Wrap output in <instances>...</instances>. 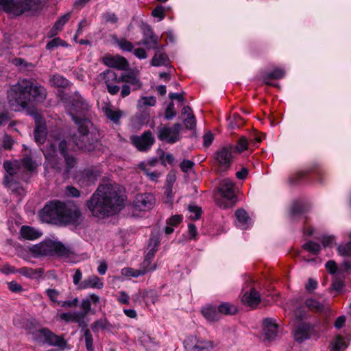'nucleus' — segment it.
Returning a JSON list of instances; mask_svg holds the SVG:
<instances>
[{
  "mask_svg": "<svg viewBox=\"0 0 351 351\" xmlns=\"http://www.w3.org/2000/svg\"><path fill=\"white\" fill-rule=\"evenodd\" d=\"M123 200L122 187L115 182H107L98 186L86 202V206L93 216L104 218L119 210Z\"/></svg>",
  "mask_w": 351,
  "mask_h": 351,
  "instance_id": "nucleus-1",
  "label": "nucleus"
},
{
  "mask_svg": "<svg viewBox=\"0 0 351 351\" xmlns=\"http://www.w3.org/2000/svg\"><path fill=\"white\" fill-rule=\"evenodd\" d=\"M47 97V90L34 79H19L8 91V101L15 111L28 108L34 102L41 103Z\"/></svg>",
  "mask_w": 351,
  "mask_h": 351,
  "instance_id": "nucleus-2",
  "label": "nucleus"
},
{
  "mask_svg": "<svg viewBox=\"0 0 351 351\" xmlns=\"http://www.w3.org/2000/svg\"><path fill=\"white\" fill-rule=\"evenodd\" d=\"M40 217L47 223L77 226L81 222L82 214L76 205L54 200L44 206Z\"/></svg>",
  "mask_w": 351,
  "mask_h": 351,
  "instance_id": "nucleus-3",
  "label": "nucleus"
},
{
  "mask_svg": "<svg viewBox=\"0 0 351 351\" xmlns=\"http://www.w3.org/2000/svg\"><path fill=\"white\" fill-rule=\"evenodd\" d=\"M66 110L77 125L92 121L94 113L89 104L77 93L70 96L65 103Z\"/></svg>",
  "mask_w": 351,
  "mask_h": 351,
  "instance_id": "nucleus-4",
  "label": "nucleus"
},
{
  "mask_svg": "<svg viewBox=\"0 0 351 351\" xmlns=\"http://www.w3.org/2000/svg\"><path fill=\"white\" fill-rule=\"evenodd\" d=\"M30 252L34 257L55 255L67 257L73 254L70 247L65 246L60 241H54L51 239L45 240L33 245L30 248Z\"/></svg>",
  "mask_w": 351,
  "mask_h": 351,
  "instance_id": "nucleus-5",
  "label": "nucleus"
},
{
  "mask_svg": "<svg viewBox=\"0 0 351 351\" xmlns=\"http://www.w3.org/2000/svg\"><path fill=\"white\" fill-rule=\"evenodd\" d=\"M40 0H0V8L5 12L21 16L27 12L40 9Z\"/></svg>",
  "mask_w": 351,
  "mask_h": 351,
  "instance_id": "nucleus-6",
  "label": "nucleus"
},
{
  "mask_svg": "<svg viewBox=\"0 0 351 351\" xmlns=\"http://www.w3.org/2000/svg\"><path fill=\"white\" fill-rule=\"evenodd\" d=\"M93 126V121L77 125L78 135L73 137V141L79 149L84 152H92L95 149L97 141L93 138V134L90 132Z\"/></svg>",
  "mask_w": 351,
  "mask_h": 351,
  "instance_id": "nucleus-7",
  "label": "nucleus"
},
{
  "mask_svg": "<svg viewBox=\"0 0 351 351\" xmlns=\"http://www.w3.org/2000/svg\"><path fill=\"white\" fill-rule=\"evenodd\" d=\"M27 332L34 341L39 343H47L60 348H64L66 345V341L63 337L56 335L47 328L39 329L28 328Z\"/></svg>",
  "mask_w": 351,
  "mask_h": 351,
  "instance_id": "nucleus-8",
  "label": "nucleus"
},
{
  "mask_svg": "<svg viewBox=\"0 0 351 351\" xmlns=\"http://www.w3.org/2000/svg\"><path fill=\"white\" fill-rule=\"evenodd\" d=\"M310 176H311L312 179L316 180L318 182L322 184L326 176V172L317 164L313 165L307 168L305 171H298L290 176L289 182L291 184H298L306 180Z\"/></svg>",
  "mask_w": 351,
  "mask_h": 351,
  "instance_id": "nucleus-9",
  "label": "nucleus"
},
{
  "mask_svg": "<svg viewBox=\"0 0 351 351\" xmlns=\"http://www.w3.org/2000/svg\"><path fill=\"white\" fill-rule=\"evenodd\" d=\"M182 128V125L180 123H176L171 127L160 125L157 128V137L160 141L173 144L180 140Z\"/></svg>",
  "mask_w": 351,
  "mask_h": 351,
  "instance_id": "nucleus-10",
  "label": "nucleus"
},
{
  "mask_svg": "<svg viewBox=\"0 0 351 351\" xmlns=\"http://www.w3.org/2000/svg\"><path fill=\"white\" fill-rule=\"evenodd\" d=\"M96 80L101 84H105L109 94L115 95L120 91V86L118 85L121 83V76L112 70L107 69L99 73Z\"/></svg>",
  "mask_w": 351,
  "mask_h": 351,
  "instance_id": "nucleus-11",
  "label": "nucleus"
},
{
  "mask_svg": "<svg viewBox=\"0 0 351 351\" xmlns=\"http://www.w3.org/2000/svg\"><path fill=\"white\" fill-rule=\"evenodd\" d=\"M233 149L232 145L223 146L214 153V159L219 166V171H226L230 168L234 158Z\"/></svg>",
  "mask_w": 351,
  "mask_h": 351,
  "instance_id": "nucleus-12",
  "label": "nucleus"
},
{
  "mask_svg": "<svg viewBox=\"0 0 351 351\" xmlns=\"http://www.w3.org/2000/svg\"><path fill=\"white\" fill-rule=\"evenodd\" d=\"M155 141V138L150 130L145 131L141 135H133L130 136L131 143L138 151L142 152L149 151Z\"/></svg>",
  "mask_w": 351,
  "mask_h": 351,
  "instance_id": "nucleus-13",
  "label": "nucleus"
},
{
  "mask_svg": "<svg viewBox=\"0 0 351 351\" xmlns=\"http://www.w3.org/2000/svg\"><path fill=\"white\" fill-rule=\"evenodd\" d=\"M311 336L319 337L315 331V325L308 322H302L298 324L293 330V337L295 341L302 343L311 338Z\"/></svg>",
  "mask_w": 351,
  "mask_h": 351,
  "instance_id": "nucleus-14",
  "label": "nucleus"
},
{
  "mask_svg": "<svg viewBox=\"0 0 351 351\" xmlns=\"http://www.w3.org/2000/svg\"><path fill=\"white\" fill-rule=\"evenodd\" d=\"M141 31L143 38L139 44L146 46L148 49H159L162 47L159 45V37L154 33L150 25L143 24Z\"/></svg>",
  "mask_w": 351,
  "mask_h": 351,
  "instance_id": "nucleus-15",
  "label": "nucleus"
},
{
  "mask_svg": "<svg viewBox=\"0 0 351 351\" xmlns=\"http://www.w3.org/2000/svg\"><path fill=\"white\" fill-rule=\"evenodd\" d=\"M217 191L221 197L231 202H235L236 186L235 183L230 178H224L220 180Z\"/></svg>",
  "mask_w": 351,
  "mask_h": 351,
  "instance_id": "nucleus-16",
  "label": "nucleus"
},
{
  "mask_svg": "<svg viewBox=\"0 0 351 351\" xmlns=\"http://www.w3.org/2000/svg\"><path fill=\"white\" fill-rule=\"evenodd\" d=\"M154 204L155 198L152 193H142L135 197L133 207L136 211H147L152 209Z\"/></svg>",
  "mask_w": 351,
  "mask_h": 351,
  "instance_id": "nucleus-17",
  "label": "nucleus"
},
{
  "mask_svg": "<svg viewBox=\"0 0 351 351\" xmlns=\"http://www.w3.org/2000/svg\"><path fill=\"white\" fill-rule=\"evenodd\" d=\"M100 175L101 172L98 169L90 167L80 173L77 182L82 186H88L94 184Z\"/></svg>",
  "mask_w": 351,
  "mask_h": 351,
  "instance_id": "nucleus-18",
  "label": "nucleus"
},
{
  "mask_svg": "<svg viewBox=\"0 0 351 351\" xmlns=\"http://www.w3.org/2000/svg\"><path fill=\"white\" fill-rule=\"evenodd\" d=\"M36 128L34 131L35 141L39 144H43L47 138V128L43 117L36 114L35 116Z\"/></svg>",
  "mask_w": 351,
  "mask_h": 351,
  "instance_id": "nucleus-19",
  "label": "nucleus"
},
{
  "mask_svg": "<svg viewBox=\"0 0 351 351\" xmlns=\"http://www.w3.org/2000/svg\"><path fill=\"white\" fill-rule=\"evenodd\" d=\"M102 61L106 66L117 68L119 70H125L129 66L128 60L121 56L108 54L103 58Z\"/></svg>",
  "mask_w": 351,
  "mask_h": 351,
  "instance_id": "nucleus-20",
  "label": "nucleus"
},
{
  "mask_svg": "<svg viewBox=\"0 0 351 351\" xmlns=\"http://www.w3.org/2000/svg\"><path fill=\"white\" fill-rule=\"evenodd\" d=\"M60 318L66 322H73L78 324L80 328H86L87 323L82 313L79 311L63 313L60 315Z\"/></svg>",
  "mask_w": 351,
  "mask_h": 351,
  "instance_id": "nucleus-21",
  "label": "nucleus"
},
{
  "mask_svg": "<svg viewBox=\"0 0 351 351\" xmlns=\"http://www.w3.org/2000/svg\"><path fill=\"white\" fill-rule=\"evenodd\" d=\"M102 112L108 119L117 125L120 123V119L123 114V111L115 108L110 104H106L102 107Z\"/></svg>",
  "mask_w": 351,
  "mask_h": 351,
  "instance_id": "nucleus-22",
  "label": "nucleus"
},
{
  "mask_svg": "<svg viewBox=\"0 0 351 351\" xmlns=\"http://www.w3.org/2000/svg\"><path fill=\"white\" fill-rule=\"evenodd\" d=\"M242 302L251 308H256L261 302V297L258 291L254 288L249 292H246L242 297Z\"/></svg>",
  "mask_w": 351,
  "mask_h": 351,
  "instance_id": "nucleus-23",
  "label": "nucleus"
},
{
  "mask_svg": "<svg viewBox=\"0 0 351 351\" xmlns=\"http://www.w3.org/2000/svg\"><path fill=\"white\" fill-rule=\"evenodd\" d=\"M263 323L265 338L268 340L274 339L278 334V325L271 318H265Z\"/></svg>",
  "mask_w": 351,
  "mask_h": 351,
  "instance_id": "nucleus-24",
  "label": "nucleus"
},
{
  "mask_svg": "<svg viewBox=\"0 0 351 351\" xmlns=\"http://www.w3.org/2000/svg\"><path fill=\"white\" fill-rule=\"evenodd\" d=\"M3 184L12 193L18 195H23L25 191L21 184L16 182L14 178L10 176H5L3 178Z\"/></svg>",
  "mask_w": 351,
  "mask_h": 351,
  "instance_id": "nucleus-25",
  "label": "nucleus"
},
{
  "mask_svg": "<svg viewBox=\"0 0 351 351\" xmlns=\"http://www.w3.org/2000/svg\"><path fill=\"white\" fill-rule=\"evenodd\" d=\"M307 205L300 202H294L290 208V217L291 220H297L300 216L308 210Z\"/></svg>",
  "mask_w": 351,
  "mask_h": 351,
  "instance_id": "nucleus-26",
  "label": "nucleus"
},
{
  "mask_svg": "<svg viewBox=\"0 0 351 351\" xmlns=\"http://www.w3.org/2000/svg\"><path fill=\"white\" fill-rule=\"evenodd\" d=\"M104 283L101 281L100 278L97 276H91L82 281L79 285L81 289H86L88 288L93 289H101Z\"/></svg>",
  "mask_w": 351,
  "mask_h": 351,
  "instance_id": "nucleus-27",
  "label": "nucleus"
},
{
  "mask_svg": "<svg viewBox=\"0 0 351 351\" xmlns=\"http://www.w3.org/2000/svg\"><path fill=\"white\" fill-rule=\"evenodd\" d=\"M236 224L241 229L245 230L249 227L250 219L244 209H238L235 212Z\"/></svg>",
  "mask_w": 351,
  "mask_h": 351,
  "instance_id": "nucleus-28",
  "label": "nucleus"
},
{
  "mask_svg": "<svg viewBox=\"0 0 351 351\" xmlns=\"http://www.w3.org/2000/svg\"><path fill=\"white\" fill-rule=\"evenodd\" d=\"M305 306L313 313H322L329 311L328 306L326 307L324 304L313 298L306 299Z\"/></svg>",
  "mask_w": 351,
  "mask_h": 351,
  "instance_id": "nucleus-29",
  "label": "nucleus"
},
{
  "mask_svg": "<svg viewBox=\"0 0 351 351\" xmlns=\"http://www.w3.org/2000/svg\"><path fill=\"white\" fill-rule=\"evenodd\" d=\"M159 49H156V51L153 58L151 60V65L154 66H166L169 64V59L166 53L162 52Z\"/></svg>",
  "mask_w": 351,
  "mask_h": 351,
  "instance_id": "nucleus-30",
  "label": "nucleus"
},
{
  "mask_svg": "<svg viewBox=\"0 0 351 351\" xmlns=\"http://www.w3.org/2000/svg\"><path fill=\"white\" fill-rule=\"evenodd\" d=\"M196 342L193 346V351H213V341L200 338H195Z\"/></svg>",
  "mask_w": 351,
  "mask_h": 351,
  "instance_id": "nucleus-31",
  "label": "nucleus"
},
{
  "mask_svg": "<svg viewBox=\"0 0 351 351\" xmlns=\"http://www.w3.org/2000/svg\"><path fill=\"white\" fill-rule=\"evenodd\" d=\"M121 82H123L125 84H129L133 91L139 90L142 86V84L139 79L132 74L121 75Z\"/></svg>",
  "mask_w": 351,
  "mask_h": 351,
  "instance_id": "nucleus-32",
  "label": "nucleus"
},
{
  "mask_svg": "<svg viewBox=\"0 0 351 351\" xmlns=\"http://www.w3.org/2000/svg\"><path fill=\"white\" fill-rule=\"evenodd\" d=\"M203 316L209 322H216L221 318L218 308L213 306H207L202 311Z\"/></svg>",
  "mask_w": 351,
  "mask_h": 351,
  "instance_id": "nucleus-33",
  "label": "nucleus"
},
{
  "mask_svg": "<svg viewBox=\"0 0 351 351\" xmlns=\"http://www.w3.org/2000/svg\"><path fill=\"white\" fill-rule=\"evenodd\" d=\"M21 234L25 239L34 240L39 238L42 233L32 227L23 226L21 229Z\"/></svg>",
  "mask_w": 351,
  "mask_h": 351,
  "instance_id": "nucleus-34",
  "label": "nucleus"
},
{
  "mask_svg": "<svg viewBox=\"0 0 351 351\" xmlns=\"http://www.w3.org/2000/svg\"><path fill=\"white\" fill-rule=\"evenodd\" d=\"M44 271L43 269H32L27 267H23L17 269V273L21 274L23 276L30 278H40Z\"/></svg>",
  "mask_w": 351,
  "mask_h": 351,
  "instance_id": "nucleus-35",
  "label": "nucleus"
},
{
  "mask_svg": "<svg viewBox=\"0 0 351 351\" xmlns=\"http://www.w3.org/2000/svg\"><path fill=\"white\" fill-rule=\"evenodd\" d=\"M285 75V71L282 69L277 68L274 69L271 72L264 76L263 78V82L265 84L274 86L270 83L271 80H279L282 78Z\"/></svg>",
  "mask_w": 351,
  "mask_h": 351,
  "instance_id": "nucleus-36",
  "label": "nucleus"
},
{
  "mask_svg": "<svg viewBox=\"0 0 351 351\" xmlns=\"http://www.w3.org/2000/svg\"><path fill=\"white\" fill-rule=\"evenodd\" d=\"M348 347L347 343L341 335H337L330 345V351H342Z\"/></svg>",
  "mask_w": 351,
  "mask_h": 351,
  "instance_id": "nucleus-37",
  "label": "nucleus"
},
{
  "mask_svg": "<svg viewBox=\"0 0 351 351\" xmlns=\"http://www.w3.org/2000/svg\"><path fill=\"white\" fill-rule=\"evenodd\" d=\"M218 310L220 315H231L237 313L238 308L236 306L229 302H222L218 306Z\"/></svg>",
  "mask_w": 351,
  "mask_h": 351,
  "instance_id": "nucleus-38",
  "label": "nucleus"
},
{
  "mask_svg": "<svg viewBox=\"0 0 351 351\" xmlns=\"http://www.w3.org/2000/svg\"><path fill=\"white\" fill-rule=\"evenodd\" d=\"M81 332H83L87 351H94L93 338L90 330L86 326V328H82Z\"/></svg>",
  "mask_w": 351,
  "mask_h": 351,
  "instance_id": "nucleus-39",
  "label": "nucleus"
},
{
  "mask_svg": "<svg viewBox=\"0 0 351 351\" xmlns=\"http://www.w3.org/2000/svg\"><path fill=\"white\" fill-rule=\"evenodd\" d=\"M51 86L56 87H66L69 85V81L59 74L53 75L49 80Z\"/></svg>",
  "mask_w": 351,
  "mask_h": 351,
  "instance_id": "nucleus-40",
  "label": "nucleus"
},
{
  "mask_svg": "<svg viewBox=\"0 0 351 351\" xmlns=\"http://www.w3.org/2000/svg\"><path fill=\"white\" fill-rule=\"evenodd\" d=\"M154 269H155V267L147 268V267L142 265L141 268L139 269H134L132 268L126 269H125L126 270L125 275L136 278L140 276H143V275L145 274L147 272H148L149 271L154 270Z\"/></svg>",
  "mask_w": 351,
  "mask_h": 351,
  "instance_id": "nucleus-41",
  "label": "nucleus"
},
{
  "mask_svg": "<svg viewBox=\"0 0 351 351\" xmlns=\"http://www.w3.org/2000/svg\"><path fill=\"white\" fill-rule=\"evenodd\" d=\"M3 168L7 172L5 176H10L11 178H14V176L17 173L19 169L16 162H11L8 160L3 162Z\"/></svg>",
  "mask_w": 351,
  "mask_h": 351,
  "instance_id": "nucleus-42",
  "label": "nucleus"
},
{
  "mask_svg": "<svg viewBox=\"0 0 351 351\" xmlns=\"http://www.w3.org/2000/svg\"><path fill=\"white\" fill-rule=\"evenodd\" d=\"M71 17L70 13H66L64 15L62 16L54 24V26L52 29V35L57 34L58 31H60L62 27L69 21Z\"/></svg>",
  "mask_w": 351,
  "mask_h": 351,
  "instance_id": "nucleus-43",
  "label": "nucleus"
},
{
  "mask_svg": "<svg viewBox=\"0 0 351 351\" xmlns=\"http://www.w3.org/2000/svg\"><path fill=\"white\" fill-rule=\"evenodd\" d=\"M302 247L306 251L315 255L318 254L321 250V245L318 243L313 241H309L304 243Z\"/></svg>",
  "mask_w": 351,
  "mask_h": 351,
  "instance_id": "nucleus-44",
  "label": "nucleus"
},
{
  "mask_svg": "<svg viewBox=\"0 0 351 351\" xmlns=\"http://www.w3.org/2000/svg\"><path fill=\"white\" fill-rule=\"evenodd\" d=\"M64 158L66 167L64 170V174H68L71 169L75 167L76 165V158L69 154L62 156Z\"/></svg>",
  "mask_w": 351,
  "mask_h": 351,
  "instance_id": "nucleus-45",
  "label": "nucleus"
},
{
  "mask_svg": "<svg viewBox=\"0 0 351 351\" xmlns=\"http://www.w3.org/2000/svg\"><path fill=\"white\" fill-rule=\"evenodd\" d=\"M115 43L123 51L131 52L134 49L133 44L125 38H117Z\"/></svg>",
  "mask_w": 351,
  "mask_h": 351,
  "instance_id": "nucleus-46",
  "label": "nucleus"
},
{
  "mask_svg": "<svg viewBox=\"0 0 351 351\" xmlns=\"http://www.w3.org/2000/svg\"><path fill=\"white\" fill-rule=\"evenodd\" d=\"M109 325L108 322L106 319H98L94 322L90 327L93 331L95 333L99 331V330H104L107 328V326Z\"/></svg>",
  "mask_w": 351,
  "mask_h": 351,
  "instance_id": "nucleus-47",
  "label": "nucleus"
},
{
  "mask_svg": "<svg viewBox=\"0 0 351 351\" xmlns=\"http://www.w3.org/2000/svg\"><path fill=\"white\" fill-rule=\"evenodd\" d=\"M156 104V99L154 96L151 97H142L138 101V106L141 108L143 106H154Z\"/></svg>",
  "mask_w": 351,
  "mask_h": 351,
  "instance_id": "nucleus-48",
  "label": "nucleus"
},
{
  "mask_svg": "<svg viewBox=\"0 0 351 351\" xmlns=\"http://www.w3.org/2000/svg\"><path fill=\"white\" fill-rule=\"evenodd\" d=\"M344 287V281L341 278L338 277L337 276H334L330 288L332 290H335L337 292H340L343 290Z\"/></svg>",
  "mask_w": 351,
  "mask_h": 351,
  "instance_id": "nucleus-49",
  "label": "nucleus"
},
{
  "mask_svg": "<svg viewBox=\"0 0 351 351\" xmlns=\"http://www.w3.org/2000/svg\"><path fill=\"white\" fill-rule=\"evenodd\" d=\"M189 211L191 213L189 217L193 220H197L202 215V209L200 207L190 204L188 207Z\"/></svg>",
  "mask_w": 351,
  "mask_h": 351,
  "instance_id": "nucleus-50",
  "label": "nucleus"
},
{
  "mask_svg": "<svg viewBox=\"0 0 351 351\" xmlns=\"http://www.w3.org/2000/svg\"><path fill=\"white\" fill-rule=\"evenodd\" d=\"M184 126L188 130H194L196 128V119L193 114L183 119Z\"/></svg>",
  "mask_w": 351,
  "mask_h": 351,
  "instance_id": "nucleus-51",
  "label": "nucleus"
},
{
  "mask_svg": "<svg viewBox=\"0 0 351 351\" xmlns=\"http://www.w3.org/2000/svg\"><path fill=\"white\" fill-rule=\"evenodd\" d=\"M249 145V141L245 137L241 136L237 141L234 149L239 152L241 153L245 150L247 149Z\"/></svg>",
  "mask_w": 351,
  "mask_h": 351,
  "instance_id": "nucleus-52",
  "label": "nucleus"
},
{
  "mask_svg": "<svg viewBox=\"0 0 351 351\" xmlns=\"http://www.w3.org/2000/svg\"><path fill=\"white\" fill-rule=\"evenodd\" d=\"M22 165L28 171H33L36 169V165L30 156H25L21 160Z\"/></svg>",
  "mask_w": 351,
  "mask_h": 351,
  "instance_id": "nucleus-53",
  "label": "nucleus"
},
{
  "mask_svg": "<svg viewBox=\"0 0 351 351\" xmlns=\"http://www.w3.org/2000/svg\"><path fill=\"white\" fill-rule=\"evenodd\" d=\"M46 158L49 160L51 167L55 169L58 172H60L62 170V164L56 156H46Z\"/></svg>",
  "mask_w": 351,
  "mask_h": 351,
  "instance_id": "nucleus-54",
  "label": "nucleus"
},
{
  "mask_svg": "<svg viewBox=\"0 0 351 351\" xmlns=\"http://www.w3.org/2000/svg\"><path fill=\"white\" fill-rule=\"evenodd\" d=\"M338 253L342 256H351V242H348L343 245H340L337 247Z\"/></svg>",
  "mask_w": 351,
  "mask_h": 351,
  "instance_id": "nucleus-55",
  "label": "nucleus"
},
{
  "mask_svg": "<svg viewBox=\"0 0 351 351\" xmlns=\"http://www.w3.org/2000/svg\"><path fill=\"white\" fill-rule=\"evenodd\" d=\"M80 308L82 309V311L79 312L82 313L83 317L85 318L91 309L90 300L88 298L83 299L80 304Z\"/></svg>",
  "mask_w": 351,
  "mask_h": 351,
  "instance_id": "nucleus-56",
  "label": "nucleus"
},
{
  "mask_svg": "<svg viewBox=\"0 0 351 351\" xmlns=\"http://www.w3.org/2000/svg\"><path fill=\"white\" fill-rule=\"evenodd\" d=\"M176 114L177 112L175 110L174 103L171 101L165 110V118L167 120H171L176 116Z\"/></svg>",
  "mask_w": 351,
  "mask_h": 351,
  "instance_id": "nucleus-57",
  "label": "nucleus"
},
{
  "mask_svg": "<svg viewBox=\"0 0 351 351\" xmlns=\"http://www.w3.org/2000/svg\"><path fill=\"white\" fill-rule=\"evenodd\" d=\"M351 272V263L350 261H344L338 269V275L341 276L343 278H345V274H350Z\"/></svg>",
  "mask_w": 351,
  "mask_h": 351,
  "instance_id": "nucleus-58",
  "label": "nucleus"
},
{
  "mask_svg": "<svg viewBox=\"0 0 351 351\" xmlns=\"http://www.w3.org/2000/svg\"><path fill=\"white\" fill-rule=\"evenodd\" d=\"M65 42L60 39V38H55L48 42L46 45V49L48 50H53L54 48L58 47V46H64Z\"/></svg>",
  "mask_w": 351,
  "mask_h": 351,
  "instance_id": "nucleus-59",
  "label": "nucleus"
},
{
  "mask_svg": "<svg viewBox=\"0 0 351 351\" xmlns=\"http://www.w3.org/2000/svg\"><path fill=\"white\" fill-rule=\"evenodd\" d=\"M156 252L157 251H156L154 248H149V251L145 256L144 261L143 262V265L144 266L147 267V268H156V266L151 267L150 264Z\"/></svg>",
  "mask_w": 351,
  "mask_h": 351,
  "instance_id": "nucleus-60",
  "label": "nucleus"
},
{
  "mask_svg": "<svg viewBox=\"0 0 351 351\" xmlns=\"http://www.w3.org/2000/svg\"><path fill=\"white\" fill-rule=\"evenodd\" d=\"M160 239L158 234H154L153 232L151 234L149 239V243L148 248H154L156 251L158 250V247L160 244Z\"/></svg>",
  "mask_w": 351,
  "mask_h": 351,
  "instance_id": "nucleus-61",
  "label": "nucleus"
},
{
  "mask_svg": "<svg viewBox=\"0 0 351 351\" xmlns=\"http://www.w3.org/2000/svg\"><path fill=\"white\" fill-rule=\"evenodd\" d=\"M14 143L12 137L8 134H5L2 138L3 147L6 150H10Z\"/></svg>",
  "mask_w": 351,
  "mask_h": 351,
  "instance_id": "nucleus-62",
  "label": "nucleus"
},
{
  "mask_svg": "<svg viewBox=\"0 0 351 351\" xmlns=\"http://www.w3.org/2000/svg\"><path fill=\"white\" fill-rule=\"evenodd\" d=\"M78 302V299L77 298H75L72 300L59 301L58 302V304L61 307L69 308L75 307L77 305Z\"/></svg>",
  "mask_w": 351,
  "mask_h": 351,
  "instance_id": "nucleus-63",
  "label": "nucleus"
},
{
  "mask_svg": "<svg viewBox=\"0 0 351 351\" xmlns=\"http://www.w3.org/2000/svg\"><path fill=\"white\" fill-rule=\"evenodd\" d=\"M8 287L12 293H20L23 291V287L14 280L8 282Z\"/></svg>",
  "mask_w": 351,
  "mask_h": 351,
  "instance_id": "nucleus-64",
  "label": "nucleus"
}]
</instances>
